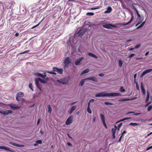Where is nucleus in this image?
I'll return each instance as SVG.
<instances>
[{"mask_svg": "<svg viewBox=\"0 0 152 152\" xmlns=\"http://www.w3.org/2000/svg\"><path fill=\"white\" fill-rule=\"evenodd\" d=\"M115 128H112V131L113 132V134H115L116 130L117 129V126H115Z\"/></svg>", "mask_w": 152, "mask_h": 152, "instance_id": "nucleus-30", "label": "nucleus"}, {"mask_svg": "<svg viewBox=\"0 0 152 152\" xmlns=\"http://www.w3.org/2000/svg\"><path fill=\"white\" fill-rule=\"evenodd\" d=\"M99 76L102 77L104 76V74L103 73H101L99 74Z\"/></svg>", "mask_w": 152, "mask_h": 152, "instance_id": "nucleus-62", "label": "nucleus"}, {"mask_svg": "<svg viewBox=\"0 0 152 152\" xmlns=\"http://www.w3.org/2000/svg\"><path fill=\"white\" fill-rule=\"evenodd\" d=\"M136 83V87L137 89V90H138L139 89V87L138 85V84L137 82L135 81V82H134Z\"/></svg>", "mask_w": 152, "mask_h": 152, "instance_id": "nucleus-45", "label": "nucleus"}, {"mask_svg": "<svg viewBox=\"0 0 152 152\" xmlns=\"http://www.w3.org/2000/svg\"><path fill=\"white\" fill-rule=\"evenodd\" d=\"M29 87L32 91H33L34 90L33 88V87L31 83H30L29 85Z\"/></svg>", "mask_w": 152, "mask_h": 152, "instance_id": "nucleus-42", "label": "nucleus"}, {"mask_svg": "<svg viewBox=\"0 0 152 152\" xmlns=\"http://www.w3.org/2000/svg\"><path fill=\"white\" fill-rule=\"evenodd\" d=\"M93 121L94 122H96V117H94L93 118Z\"/></svg>", "mask_w": 152, "mask_h": 152, "instance_id": "nucleus-63", "label": "nucleus"}, {"mask_svg": "<svg viewBox=\"0 0 152 152\" xmlns=\"http://www.w3.org/2000/svg\"><path fill=\"white\" fill-rule=\"evenodd\" d=\"M152 71V69H149L145 70L140 75V77H142L146 74Z\"/></svg>", "mask_w": 152, "mask_h": 152, "instance_id": "nucleus-8", "label": "nucleus"}, {"mask_svg": "<svg viewBox=\"0 0 152 152\" xmlns=\"http://www.w3.org/2000/svg\"><path fill=\"white\" fill-rule=\"evenodd\" d=\"M41 21L38 24H37V25L33 26L32 27V28H35V27L37 26H38L40 24V23H41Z\"/></svg>", "mask_w": 152, "mask_h": 152, "instance_id": "nucleus-50", "label": "nucleus"}, {"mask_svg": "<svg viewBox=\"0 0 152 152\" xmlns=\"http://www.w3.org/2000/svg\"><path fill=\"white\" fill-rule=\"evenodd\" d=\"M53 71L60 74H62L63 73V71L62 69H58L57 68L54 67L53 68Z\"/></svg>", "mask_w": 152, "mask_h": 152, "instance_id": "nucleus-7", "label": "nucleus"}, {"mask_svg": "<svg viewBox=\"0 0 152 152\" xmlns=\"http://www.w3.org/2000/svg\"><path fill=\"white\" fill-rule=\"evenodd\" d=\"M40 122V119H39L37 122V125H38L39 124Z\"/></svg>", "mask_w": 152, "mask_h": 152, "instance_id": "nucleus-64", "label": "nucleus"}, {"mask_svg": "<svg viewBox=\"0 0 152 152\" xmlns=\"http://www.w3.org/2000/svg\"><path fill=\"white\" fill-rule=\"evenodd\" d=\"M137 74H135L134 75V82H135V78H136V77H137Z\"/></svg>", "mask_w": 152, "mask_h": 152, "instance_id": "nucleus-52", "label": "nucleus"}, {"mask_svg": "<svg viewBox=\"0 0 152 152\" xmlns=\"http://www.w3.org/2000/svg\"><path fill=\"white\" fill-rule=\"evenodd\" d=\"M101 118L103 124L104 126V116L103 114H100Z\"/></svg>", "mask_w": 152, "mask_h": 152, "instance_id": "nucleus-19", "label": "nucleus"}, {"mask_svg": "<svg viewBox=\"0 0 152 152\" xmlns=\"http://www.w3.org/2000/svg\"><path fill=\"white\" fill-rule=\"evenodd\" d=\"M126 133V131H124L121 134V135L123 136V135L124 134H125Z\"/></svg>", "mask_w": 152, "mask_h": 152, "instance_id": "nucleus-58", "label": "nucleus"}, {"mask_svg": "<svg viewBox=\"0 0 152 152\" xmlns=\"http://www.w3.org/2000/svg\"><path fill=\"white\" fill-rule=\"evenodd\" d=\"M9 105L11 108L14 110H16L20 109V106H17L16 104H10Z\"/></svg>", "mask_w": 152, "mask_h": 152, "instance_id": "nucleus-5", "label": "nucleus"}, {"mask_svg": "<svg viewBox=\"0 0 152 152\" xmlns=\"http://www.w3.org/2000/svg\"><path fill=\"white\" fill-rule=\"evenodd\" d=\"M119 64L120 67H122L123 64V62L121 59L119 60Z\"/></svg>", "mask_w": 152, "mask_h": 152, "instance_id": "nucleus-29", "label": "nucleus"}, {"mask_svg": "<svg viewBox=\"0 0 152 152\" xmlns=\"http://www.w3.org/2000/svg\"><path fill=\"white\" fill-rule=\"evenodd\" d=\"M86 79H87V80H91L95 82H97L98 81L97 78L95 77H88L86 78Z\"/></svg>", "mask_w": 152, "mask_h": 152, "instance_id": "nucleus-11", "label": "nucleus"}, {"mask_svg": "<svg viewBox=\"0 0 152 152\" xmlns=\"http://www.w3.org/2000/svg\"><path fill=\"white\" fill-rule=\"evenodd\" d=\"M24 93L22 92H19L17 93V96L19 97L23 96H24Z\"/></svg>", "mask_w": 152, "mask_h": 152, "instance_id": "nucleus-21", "label": "nucleus"}, {"mask_svg": "<svg viewBox=\"0 0 152 152\" xmlns=\"http://www.w3.org/2000/svg\"><path fill=\"white\" fill-rule=\"evenodd\" d=\"M135 54H132L129 56L128 57L129 58H130L132 57L133 56H134Z\"/></svg>", "mask_w": 152, "mask_h": 152, "instance_id": "nucleus-48", "label": "nucleus"}, {"mask_svg": "<svg viewBox=\"0 0 152 152\" xmlns=\"http://www.w3.org/2000/svg\"><path fill=\"white\" fill-rule=\"evenodd\" d=\"M87 111L88 112V113L89 114L91 113V110L90 109V107H88L87 108Z\"/></svg>", "mask_w": 152, "mask_h": 152, "instance_id": "nucleus-31", "label": "nucleus"}, {"mask_svg": "<svg viewBox=\"0 0 152 152\" xmlns=\"http://www.w3.org/2000/svg\"><path fill=\"white\" fill-rule=\"evenodd\" d=\"M139 18V20H138L137 23L135 25L136 26H138L139 24L142 23L144 19V18L143 16L142 17H140Z\"/></svg>", "mask_w": 152, "mask_h": 152, "instance_id": "nucleus-12", "label": "nucleus"}, {"mask_svg": "<svg viewBox=\"0 0 152 152\" xmlns=\"http://www.w3.org/2000/svg\"><path fill=\"white\" fill-rule=\"evenodd\" d=\"M144 88V85L142 83H141V89Z\"/></svg>", "mask_w": 152, "mask_h": 152, "instance_id": "nucleus-56", "label": "nucleus"}, {"mask_svg": "<svg viewBox=\"0 0 152 152\" xmlns=\"http://www.w3.org/2000/svg\"><path fill=\"white\" fill-rule=\"evenodd\" d=\"M86 80H87V79H86V78L81 80L80 83L79 84V86H83L84 84L85 81Z\"/></svg>", "mask_w": 152, "mask_h": 152, "instance_id": "nucleus-20", "label": "nucleus"}, {"mask_svg": "<svg viewBox=\"0 0 152 152\" xmlns=\"http://www.w3.org/2000/svg\"><path fill=\"white\" fill-rule=\"evenodd\" d=\"M129 125L133 126H135L139 125V124L137 123H131L129 124Z\"/></svg>", "mask_w": 152, "mask_h": 152, "instance_id": "nucleus-28", "label": "nucleus"}, {"mask_svg": "<svg viewBox=\"0 0 152 152\" xmlns=\"http://www.w3.org/2000/svg\"><path fill=\"white\" fill-rule=\"evenodd\" d=\"M112 10V8L110 6H109L107 7V10L105 11V14L110 13L111 12Z\"/></svg>", "mask_w": 152, "mask_h": 152, "instance_id": "nucleus-16", "label": "nucleus"}, {"mask_svg": "<svg viewBox=\"0 0 152 152\" xmlns=\"http://www.w3.org/2000/svg\"><path fill=\"white\" fill-rule=\"evenodd\" d=\"M131 23V20H130L129 22H128L127 23H125V22H123L122 23V24L123 25H127L128 24H129V23Z\"/></svg>", "mask_w": 152, "mask_h": 152, "instance_id": "nucleus-32", "label": "nucleus"}, {"mask_svg": "<svg viewBox=\"0 0 152 152\" xmlns=\"http://www.w3.org/2000/svg\"><path fill=\"white\" fill-rule=\"evenodd\" d=\"M46 72L49 73L51 74L54 75H56V73L55 72H53L47 71Z\"/></svg>", "mask_w": 152, "mask_h": 152, "instance_id": "nucleus-47", "label": "nucleus"}, {"mask_svg": "<svg viewBox=\"0 0 152 152\" xmlns=\"http://www.w3.org/2000/svg\"><path fill=\"white\" fill-rule=\"evenodd\" d=\"M10 143L11 144V145H13L14 146H15L16 145V143H13V142H10Z\"/></svg>", "mask_w": 152, "mask_h": 152, "instance_id": "nucleus-53", "label": "nucleus"}, {"mask_svg": "<svg viewBox=\"0 0 152 152\" xmlns=\"http://www.w3.org/2000/svg\"><path fill=\"white\" fill-rule=\"evenodd\" d=\"M12 111L10 110H7L4 111H0V113L2 114L7 115L9 113H11Z\"/></svg>", "mask_w": 152, "mask_h": 152, "instance_id": "nucleus-13", "label": "nucleus"}, {"mask_svg": "<svg viewBox=\"0 0 152 152\" xmlns=\"http://www.w3.org/2000/svg\"><path fill=\"white\" fill-rule=\"evenodd\" d=\"M152 109V106L150 105L148 108L147 110L148 111H150Z\"/></svg>", "mask_w": 152, "mask_h": 152, "instance_id": "nucleus-36", "label": "nucleus"}, {"mask_svg": "<svg viewBox=\"0 0 152 152\" xmlns=\"http://www.w3.org/2000/svg\"><path fill=\"white\" fill-rule=\"evenodd\" d=\"M15 146L19 147H23L24 146L23 145H19L17 143H16V145Z\"/></svg>", "mask_w": 152, "mask_h": 152, "instance_id": "nucleus-37", "label": "nucleus"}, {"mask_svg": "<svg viewBox=\"0 0 152 152\" xmlns=\"http://www.w3.org/2000/svg\"><path fill=\"white\" fill-rule=\"evenodd\" d=\"M137 98V97H133V98H132L131 99H129V100H134L135 99H136Z\"/></svg>", "mask_w": 152, "mask_h": 152, "instance_id": "nucleus-54", "label": "nucleus"}, {"mask_svg": "<svg viewBox=\"0 0 152 152\" xmlns=\"http://www.w3.org/2000/svg\"><path fill=\"white\" fill-rule=\"evenodd\" d=\"M89 72V69H87L83 71L81 74V75H82L88 72Z\"/></svg>", "mask_w": 152, "mask_h": 152, "instance_id": "nucleus-26", "label": "nucleus"}, {"mask_svg": "<svg viewBox=\"0 0 152 152\" xmlns=\"http://www.w3.org/2000/svg\"><path fill=\"white\" fill-rule=\"evenodd\" d=\"M142 93L144 95L145 94V90L144 88L141 89Z\"/></svg>", "mask_w": 152, "mask_h": 152, "instance_id": "nucleus-49", "label": "nucleus"}, {"mask_svg": "<svg viewBox=\"0 0 152 152\" xmlns=\"http://www.w3.org/2000/svg\"><path fill=\"white\" fill-rule=\"evenodd\" d=\"M105 104L107 105H112L113 104V103L109 102H105Z\"/></svg>", "mask_w": 152, "mask_h": 152, "instance_id": "nucleus-43", "label": "nucleus"}, {"mask_svg": "<svg viewBox=\"0 0 152 152\" xmlns=\"http://www.w3.org/2000/svg\"><path fill=\"white\" fill-rule=\"evenodd\" d=\"M140 45H141V44H139L134 47V48L135 49H137V48H139L140 47Z\"/></svg>", "mask_w": 152, "mask_h": 152, "instance_id": "nucleus-41", "label": "nucleus"}, {"mask_svg": "<svg viewBox=\"0 0 152 152\" xmlns=\"http://www.w3.org/2000/svg\"><path fill=\"white\" fill-rule=\"evenodd\" d=\"M129 98H123L118 100V101L119 102L124 101H129Z\"/></svg>", "mask_w": 152, "mask_h": 152, "instance_id": "nucleus-25", "label": "nucleus"}, {"mask_svg": "<svg viewBox=\"0 0 152 152\" xmlns=\"http://www.w3.org/2000/svg\"><path fill=\"white\" fill-rule=\"evenodd\" d=\"M34 75L38 77H40L43 78H45L46 76V75L45 74L44 75H42L39 73H34Z\"/></svg>", "mask_w": 152, "mask_h": 152, "instance_id": "nucleus-14", "label": "nucleus"}, {"mask_svg": "<svg viewBox=\"0 0 152 152\" xmlns=\"http://www.w3.org/2000/svg\"><path fill=\"white\" fill-rule=\"evenodd\" d=\"M0 149H4L5 150L11 152H14L13 150L10 149L9 148L4 146H0Z\"/></svg>", "mask_w": 152, "mask_h": 152, "instance_id": "nucleus-15", "label": "nucleus"}, {"mask_svg": "<svg viewBox=\"0 0 152 152\" xmlns=\"http://www.w3.org/2000/svg\"><path fill=\"white\" fill-rule=\"evenodd\" d=\"M48 80V78L46 79H41L40 78H36L35 80V84L37 86V87L38 88L40 91H42V90L41 88V86L39 84V81H40L42 83H46L47 82Z\"/></svg>", "mask_w": 152, "mask_h": 152, "instance_id": "nucleus-1", "label": "nucleus"}, {"mask_svg": "<svg viewBox=\"0 0 152 152\" xmlns=\"http://www.w3.org/2000/svg\"><path fill=\"white\" fill-rule=\"evenodd\" d=\"M135 11H136L137 15V16L138 17H141L139 13V12L137 9H135Z\"/></svg>", "mask_w": 152, "mask_h": 152, "instance_id": "nucleus-39", "label": "nucleus"}, {"mask_svg": "<svg viewBox=\"0 0 152 152\" xmlns=\"http://www.w3.org/2000/svg\"><path fill=\"white\" fill-rule=\"evenodd\" d=\"M151 148H152V146H151L149 147L148 148L146 149V151H147Z\"/></svg>", "mask_w": 152, "mask_h": 152, "instance_id": "nucleus-55", "label": "nucleus"}, {"mask_svg": "<svg viewBox=\"0 0 152 152\" xmlns=\"http://www.w3.org/2000/svg\"><path fill=\"white\" fill-rule=\"evenodd\" d=\"M124 121V119H121V120H120V121H118L117 123H118V122H121V121Z\"/></svg>", "mask_w": 152, "mask_h": 152, "instance_id": "nucleus-61", "label": "nucleus"}, {"mask_svg": "<svg viewBox=\"0 0 152 152\" xmlns=\"http://www.w3.org/2000/svg\"><path fill=\"white\" fill-rule=\"evenodd\" d=\"M124 121H125V120H129V119H131V117L126 118H124Z\"/></svg>", "mask_w": 152, "mask_h": 152, "instance_id": "nucleus-57", "label": "nucleus"}, {"mask_svg": "<svg viewBox=\"0 0 152 152\" xmlns=\"http://www.w3.org/2000/svg\"><path fill=\"white\" fill-rule=\"evenodd\" d=\"M57 82L63 84H66L68 83L69 80L67 78H62L60 80H57Z\"/></svg>", "mask_w": 152, "mask_h": 152, "instance_id": "nucleus-3", "label": "nucleus"}, {"mask_svg": "<svg viewBox=\"0 0 152 152\" xmlns=\"http://www.w3.org/2000/svg\"><path fill=\"white\" fill-rule=\"evenodd\" d=\"M64 62L65 64L64 68L65 69L66 68L68 67V65L69 64L71 63V61L69 59V58H67L64 59Z\"/></svg>", "mask_w": 152, "mask_h": 152, "instance_id": "nucleus-4", "label": "nucleus"}, {"mask_svg": "<svg viewBox=\"0 0 152 152\" xmlns=\"http://www.w3.org/2000/svg\"><path fill=\"white\" fill-rule=\"evenodd\" d=\"M121 95V94L119 93H105V97H113L115 96H120Z\"/></svg>", "mask_w": 152, "mask_h": 152, "instance_id": "nucleus-2", "label": "nucleus"}, {"mask_svg": "<svg viewBox=\"0 0 152 152\" xmlns=\"http://www.w3.org/2000/svg\"><path fill=\"white\" fill-rule=\"evenodd\" d=\"M72 116H70L67 119L66 122V124L67 125H69L71 124L72 122Z\"/></svg>", "mask_w": 152, "mask_h": 152, "instance_id": "nucleus-6", "label": "nucleus"}, {"mask_svg": "<svg viewBox=\"0 0 152 152\" xmlns=\"http://www.w3.org/2000/svg\"><path fill=\"white\" fill-rule=\"evenodd\" d=\"M116 26L115 25L111 24H108L105 23V28H107L112 29L113 28L116 27Z\"/></svg>", "mask_w": 152, "mask_h": 152, "instance_id": "nucleus-10", "label": "nucleus"}, {"mask_svg": "<svg viewBox=\"0 0 152 152\" xmlns=\"http://www.w3.org/2000/svg\"><path fill=\"white\" fill-rule=\"evenodd\" d=\"M36 142L37 143V144H41L42 143V142L41 140H39L36 141Z\"/></svg>", "mask_w": 152, "mask_h": 152, "instance_id": "nucleus-44", "label": "nucleus"}, {"mask_svg": "<svg viewBox=\"0 0 152 152\" xmlns=\"http://www.w3.org/2000/svg\"><path fill=\"white\" fill-rule=\"evenodd\" d=\"M122 135H121L120 137L119 138V139L118 140V142H121V138H122Z\"/></svg>", "mask_w": 152, "mask_h": 152, "instance_id": "nucleus-51", "label": "nucleus"}, {"mask_svg": "<svg viewBox=\"0 0 152 152\" xmlns=\"http://www.w3.org/2000/svg\"><path fill=\"white\" fill-rule=\"evenodd\" d=\"M95 96L96 97L104 96V92H103L97 94L95 95Z\"/></svg>", "mask_w": 152, "mask_h": 152, "instance_id": "nucleus-17", "label": "nucleus"}, {"mask_svg": "<svg viewBox=\"0 0 152 152\" xmlns=\"http://www.w3.org/2000/svg\"><path fill=\"white\" fill-rule=\"evenodd\" d=\"M150 94L149 92H147V97L145 100V102H147L148 101L149 99Z\"/></svg>", "mask_w": 152, "mask_h": 152, "instance_id": "nucleus-24", "label": "nucleus"}, {"mask_svg": "<svg viewBox=\"0 0 152 152\" xmlns=\"http://www.w3.org/2000/svg\"><path fill=\"white\" fill-rule=\"evenodd\" d=\"M145 23V21L143 22L137 28V29H138L142 27Z\"/></svg>", "mask_w": 152, "mask_h": 152, "instance_id": "nucleus-23", "label": "nucleus"}, {"mask_svg": "<svg viewBox=\"0 0 152 152\" xmlns=\"http://www.w3.org/2000/svg\"><path fill=\"white\" fill-rule=\"evenodd\" d=\"M141 114V113H134V115H140Z\"/></svg>", "mask_w": 152, "mask_h": 152, "instance_id": "nucleus-60", "label": "nucleus"}, {"mask_svg": "<svg viewBox=\"0 0 152 152\" xmlns=\"http://www.w3.org/2000/svg\"><path fill=\"white\" fill-rule=\"evenodd\" d=\"M84 58L83 57L77 59L75 62V64L76 65H79L80 62H81L82 61H83L84 60Z\"/></svg>", "mask_w": 152, "mask_h": 152, "instance_id": "nucleus-9", "label": "nucleus"}, {"mask_svg": "<svg viewBox=\"0 0 152 152\" xmlns=\"http://www.w3.org/2000/svg\"><path fill=\"white\" fill-rule=\"evenodd\" d=\"M122 124V123H120L119 125H118V126L117 127V129H118V131L119 130V129L120 128V127H121V126Z\"/></svg>", "mask_w": 152, "mask_h": 152, "instance_id": "nucleus-40", "label": "nucleus"}, {"mask_svg": "<svg viewBox=\"0 0 152 152\" xmlns=\"http://www.w3.org/2000/svg\"><path fill=\"white\" fill-rule=\"evenodd\" d=\"M84 33V32H81L80 33L79 32H77V34H79V36L81 37L83 35Z\"/></svg>", "mask_w": 152, "mask_h": 152, "instance_id": "nucleus-34", "label": "nucleus"}, {"mask_svg": "<svg viewBox=\"0 0 152 152\" xmlns=\"http://www.w3.org/2000/svg\"><path fill=\"white\" fill-rule=\"evenodd\" d=\"M29 51H30V50H26V51H24L23 52H21V53H20L19 54L20 55H21V54H25V53H27Z\"/></svg>", "mask_w": 152, "mask_h": 152, "instance_id": "nucleus-38", "label": "nucleus"}, {"mask_svg": "<svg viewBox=\"0 0 152 152\" xmlns=\"http://www.w3.org/2000/svg\"><path fill=\"white\" fill-rule=\"evenodd\" d=\"M120 91L122 92H124L125 91V90L123 88V87L122 86H121L120 89Z\"/></svg>", "mask_w": 152, "mask_h": 152, "instance_id": "nucleus-35", "label": "nucleus"}, {"mask_svg": "<svg viewBox=\"0 0 152 152\" xmlns=\"http://www.w3.org/2000/svg\"><path fill=\"white\" fill-rule=\"evenodd\" d=\"M94 15V13L93 12H88L87 13L86 15L88 16H91Z\"/></svg>", "mask_w": 152, "mask_h": 152, "instance_id": "nucleus-33", "label": "nucleus"}, {"mask_svg": "<svg viewBox=\"0 0 152 152\" xmlns=\"http://www.w3.org/2000/svg\"><path fill=\"white\" fill-rule=\"evenodd\" d=\"M88 55L89 56L93 57V58H97V56L95 55L94 54L91 53H88Z\"/></svg>", "mask_w": 152, "mask_h": 152, "instance_id": "nucleus-22", "label": "nucleus"}, {"mask_svg": "<svg viewBox=\"0 0 152 152\" xmlns=\"http://www.w3.org/2000/svg\"><path fill=\"white\" fill-rule=\"evenodd\" d=\"M76 107H77L76 106H74L72 107L69 111V113L70 114H71L74 110L76 109Z\"/></svg>", "mask_w": 152, "mask_h": 152, "instance_id": "nucleus-18", "label": "nucleus"}, {"mask_svg": "<svg viewBox=\"0 0 152 152\" xmlns=\"http://www.w3.org/2000/svg\"><path fill=\"white\" fill-rule=\"evenodd\" d=\"M52 108L50 107V105H49L48 106V112L49 113H50L52 111Z\"/></svg>", "mask_w": 152, "mask_h": 152, "instance_id": "nucleus-27", "label": "nucleus"}, {"mask_svg": "<svg viewBox=\"0 0 152 152\" xmlns=\"http://www.w3.org/2000/svg\"><path fill=\"white\" fill-rule=\"evenodd\" d=\"M131 18L130 20H131V22H132V20L134 19V18L133 14L132 13H131Z\"/></svg>", "mask_w": 152, "mask_h": 152, "instance_id": "nucleus-46", "label": "nucleus"}, {"mask_svg": "<svg viewBox=\"0 0 152 152\" xmlns=\"http://www.w3.org/2000/svg\"><path fill=\"white\" fill-rule=\"evenodd\" d=\"M132 7H133V8L134 9V10H135V9H137L134 6V5L133 4H132Z\"/></svg>", "mask_w": 152, "mask_h": 152, "instance_id": "nucleus-59", "label": "nucleus"}]
</instances>
